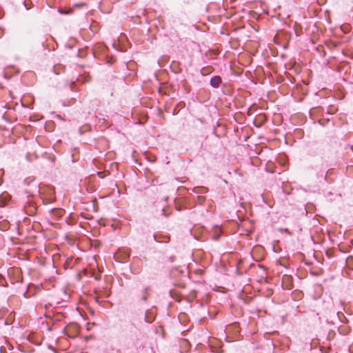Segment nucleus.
<instances>
[{
	"label": "nucleus",
	"mask_w": 353,
	"mask_h": 353,
	"mask_svg": "<svg viewBox=\"0 0 353 353\" xmlns=\"http://www.w3.org/2000/svg\"><path fill=\"white\" fill-rule=\"evenodd\" d=\"M221 83V79L219 76L214 77L210 80V84L214 88L219 87Z\"/></svg>",
	"instance_id": "1"
},
{
	"label": "nucleus",
	"mask_w": 353,
	"mask_h": 353,
	"mask_svg": "<svg viewBox=\"0 0 353 353\" xmlns=\"http://www.w3.org/2000/svg\"><path fill=\"white\" fill-rule=\"evenodd\" d=\"M148 288H145V289L143 290V296H142V299H143V301H146V300H147V298H148V295H149V294H148Z\"/></svg>",
	"instance_id": "2"
},
{
	"label": "nucleus",
	"mask_w": 353,
	"mask_h": 353,
	"mask_svg": "<svg viewBox=\"0 0 353 353\" xmlns=\"http://www.w3.org/2000/svg\"><path fill=\"white\" fill-rule=\"evenodd\" d=\"M205 201V196H197V202L199 204L202 205Z\"/></svg>",
	"instance_id": "3"
},
{
	"label": "nucleus",
	"mask_w": 353,
	"mask_h": 353,
	"mask_svg": "<svg viewBox=\"0 0 353 353\" xmlns=\"http://www.w3.org/2000/svg\"><path fill=\"white\" fill-rule=\"evenodd\" d=\"M145 321H147L148 323H151L152 321V319H148V314H145Z\"/></svg>",
	"instance_id": "4"
},
{
	"label": "nucleus",
	"mask_w": 353,
	"mask_h": 353,
	"mask_svg": "<svg viewBox=\"0 0 353 353\" xmlns=\"http://www.w3.org/2000/svg\"><path fill=\"white\" fill-rule=\"evenodd\" d=\"M2 34H3V30L1 29H0V37H1Z\"/></svg>",
	"instance_id": "5"
},
{
	"label": "nucleus",
	"mask_w": 353,
	"mask_h": 353,
	"mask_svg": "<svg viewBox=\"0 0 353 353\" xmlns=\"http://www.w3.org/2000/svg\"><path fill=\"white\" fill-rule=\"evenodd\" d=\"M118 255H119V253H116V254H115V257H117H117H118Z\"/></svg>",
	"instance_id": "6"
},
{
	"label": "nucleus",
	"mask_w": 353,
	"mask_h": 353,
	"mask_svg": "<svg viewBox=\"0 0 353 353\" xmlns=\"http://www.w3.org/2000/svg\"><path fill=\"white\" fill-rule=\"evenodd\" d=\"M129 256V254H125V257H128Z\"/></svg>",
	"instance_id": "7"
}]
</instances>
